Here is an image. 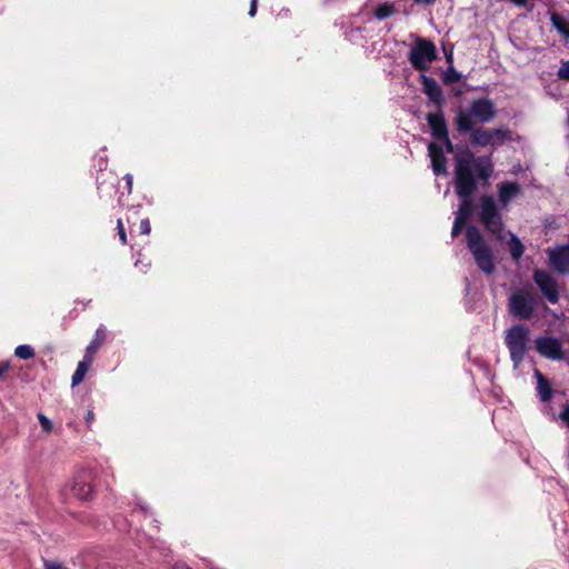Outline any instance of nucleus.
I'll return each mask as SVG.
<instances>
[{
  "instance_id": "nucleus-9",
  "label": "nucleus",
  "mask_w": 569,
  "mask_h": 569,
  "mask_svg": "<svg viewBox=\"0 0 569 569\" xmlns=\"http://www.w3.org/2000/svg\"><path fill=\"white\" fill-rule=\"evenodd\" d=\"M532 280L548 302L555 305L559 301L558 281L548 271L541 269L533 270Z\"/></svg>"
},
{
  "instance_id": "nucleus-1",
  "label": "nucleus",
  "mask_w": 569,
  "mask_h": 569,
  "mask_svg": "<svg viewBox=\"0 0 569 569\" xmlns=\"http://www.w3.org/2000/svg\"><path fill=\"white\" fill-rule=\"evenodd\" d=\"M493 173V164L489 157L475 158L469 150L458 152L455 156V184L456 193L462 200L459 211L456 213L451 236L457 237L466 219L470 208L469 198L477 189L478 180H488Z\"/></svg>"
},
{
  "instance_id": "nucleus-23",
  "label": "nucleus",
  "mask_w": 569,
  "mask_h": 569,
  "mask_svg": "<svg viewBox=\"0 0 569 569\" xmlns=\"http://www.w3.org/2000/svg\"><path fill=\"white\" fill-rule=\"evenodd\" d=\"M14 355L20 359L28 360L34 356V350L29 345H20L14 349Z\"/></svg>"
},
{
  "instance_id": "nucleus-11",
  "label": "nucleus",
  "mask_w": 569,
  "mask_h": 569,
  "mask_svg": "<svg viewBox=\"0 0 569 569\" xmlns=\"http://www.w3.org/2000/svg\"><path fill=\"white\" fill-rule=\"evenodd\" d=\"M92 471L82 470L76 475L69 485L71 493L79 500L87 501L91 499L93 488L91 486Z\"/></svg>"
},
{
  "instance_id": "nucleus-34",
  "label": "nucleus",
  "mask_w": 569,
  "mask_h": 569,
  "mask_svg": "<svg viewBox=\"0 0 569 569\" xmlns=\"http://www.w3.org/2000/svg\"><path fill=\"white\" fill-rule=\"evenodd\" d=\"M8 370V365H0V378Z\"/></svg>"
},
{
  "instance_id": "nucleus-15",
  "label": "nucleus",
  "mask_w": 569,
  "mask_h": 569,
  "mask_svg": "<svg viewBox=\"0 0 569 569\" xmlns=\"http://www.w3.org/2000/svg\"><path fill=\"white\" fill-rule=\"evenodd\" d=\"M521 193V187L518 182H501L498 184V199L502 208Z\"/></svg>"
},
{
  "instance_id": "nucleus-35",
  "label": "nucleus",
  "mask_w": 569,
  "mask_h": 569,
  "mask_svg": "<svg viewBox=\"0 0 569 569\" xmlns=\"http://www.w3.org/2000/svg\"><path fill=\"white\" fill-rule=\"evenodd\" d=\"M457 79H458V77H455V78H453V74H450V78H449V77H447V81H453V80H457Z\"/></svg>"
},
{
  "instance_id": "nucleus-21",
  "label": "nucleus",
  "mask_w": 569,
  "mask_h": 569,
  "mask_svg": "<svg viewBox=\"0 0 569 569\" xmlns=\"http://www.w3.org/2000/svg\"><path fill=\"white\" fill-rule=\"evenodd\" d=\"M507 244H508V249H509L511 258L515 261H518L525 252L523 243L515 233L510 232V238H509Z\"/></svg>"
},
{
  "instance_id": "nucleus-20",
  "label": "nucleus",
  "mask_w": 569,
  "mask_h": 569,
  "mask_svg": "<svg viewBox=\"0 0 569 569\" xmlns=\"http://www.w3.org/2000/svg\"><path fill=\"white\" fill-rule=\"evenodd\" d=\"M93 360L90 359V356H84L83 359L78 363V367L72 375V387L78 386L84 379L89 367L91 366Z\"/></svg>"
},
{
  "instance_id": "nucleus-7",
  "label": "nucleus",
  "mask_w": 569,
  "mask_h": 569,
  "mask_svg": "<svg viewBox=\"0 0 569 569\" xmlns=\"http://www.w3.org/2000/svg\"><path fill=\"white\" fill-rule=\"evenodd\" d=\"M470 132V142L478 147H491L497 149L507 141L511 140L512 132L508 128H475Z\"/></svg>"
},
{
  "instance_id": "nucleus-5",
  "label": "nucleus",
  "mask_w": 569,
  "mask_h": 569,
  "mask_svg": "<svg viewBox=\"0 0 569 569\" xmlns=\"http://www.w3.org/2000/svg\"><path fill=\"white\" fill-rule=\"evenodd\" d=\"M505 343L515 368L523 361L528 351L529 329L523 325H513L506 331Z\"/></svg>"
},
{
  "instance_id": "nucleus-6",
  "label": "nucleus",
  "mask_w": 569,
  "mask_h": 569,
  "mask_svg": "<svg viewBox=\"0 0 569 569\" xmlns=\"http://www.w3.org/2000/svg\"><path fill=\"white\" fill-rule=\"evenodd\" d=\"M479 219L497 239H502L503 222L492 196L485 194L479 202Z\"/></svg>"
},
{
  "instance_id": "nucleus-30",
  "label": "nucleus",
  "mask_w": 569,
  "mask_h": 569,
  "mask_svg": "<svg viewBox=\"0 0 569 569\" xmlns=\"http://www.w3.org/2000/svg\"><path fill=\"white\" fill-rule=\"evenodd\" d=\"M440 140H443L445 144H446V149H447V152H452L453 151V144L452 142L450 141L449 139V136L447 134L446 137H441L439 138Z\"/></svg>"
},
{
  "instance_id": "nucleus-3",
  "label": "nucleus",
  "mask_w": 569,
  "mask_h": 569,
  "mask_svg": "<svg viewBox=\"0 0 569 569\" xmlns=\"http://www.w3.org/2000/svg\"><path fill=\"white\" fill-rule=\"evenodd\" d=\"M466 242L479 269L487 274H491L496 269L492 249L477 227H467Z\"/></svg>"
},
{
  "instance_id": "nucleus-36",
  "label": "nucleus",
  "mask_w": 569,
  "mask_h": 569,
  "mask_svg": "<svg viewBox=\"0 0 569 569\" xmlns=\"http://www.w3.org/2000/svg\"><path fill=\"white\" fill-rule=\"evenodd\" d=\"M457 79H458V77H455V78H453V74H450V78H449V77H447V81H453V80H457Z\"/></svg>"
},
{
  "instance_id": "nucleus-19",
  "label": "nucleus",
  "mask_w": 569,
  "mask_h": 569,
  "mask_svg": "<svg viewBox=\"0 0 569 569\" xmlns=\"http://www.w3.org/2000/svg\"><path fill=\"white\" fill-rule=\"evenodd\" d=\"M104 339H106V329L100 327L97 329L94 338L87 347L84 356H90V359L93 360L96 352L101 347Z\"/></svg>"
},
{
  "instance_id": "nucleus-31",
  "label": "nucleus",
  "mask_w": 569,
  "mask_h": 569,
  "mask_svg": "<svg viewBox=\"0 0 569 569\" xmlns=\"http://www.w3.org/2000/svg\"><path fill=\"white\" fill-rule=\"evenodd\" d=\"M257 3H258V0H251L250 9H249V16H250V17H254V16H256V12H257Z\"/></svg>"
},
{
  "instance_id": "nucleus-29",
  "label": "nucleus",
  "mask_w": 569,
  "mask_h": 569,
  "mask_svg": "<svg viewBox=\"0 0 569 569\" xmlns=\"http://www.w3.org/2000/svg\"><path fill=\"white\" fill-rule=\"evenodd\" d=\"M44 569H68V568H66L64 566H62L61 563H59L57 561H47L44 563Z\"/></svg>"
},
{
  "instance_id": "nucleus-32",
  "label": "nucleus",
  "mask_w": 569,
  "mask_h": 569,
  "mask_svg": "<svg viewBox=\"0 0 569 569\" xmlns=\"http://www.w3.org/2000/svg\"><path fill=\"white\" fill-rule=\"evenodd\" d=\"M132 176L131 174H127L126 176V182H127V188H128V192H131V189H132Z\"/></svg>"
},
{
  "instance_id": "nucleus-25",
  "label": "nucleus",
  "mask_w": 569,
  "mask_h": 569,
  "mask_svg": "<svg viewBox=\"0 0 569 569\" xmlns=\"http://www.w3.org/2000/svg\"><path fill=\"white\" fill-rule=\"evenodd\" d=\"M558 77L560 79L569 80V60L561 64L558 70Z\"/></svg>"
},
{
  "instance_id": "nucleus-28",
  "label": "nucleus",
  "mask_w": 569,
  "mask_h": 569,
  "mask_svg": "<svg viewBox=\"0 0 569 569\" xmlns=\"http://www.w3.org/2000/svg\"><path fill=\"white\" fill-rule=\"evenodd\" d=\"M117 226H118V233H119L120 240L124 244L127 242V236L124 232L123 223L120 219L118 220Z\"/></svg>"
},
{
  "instance_id": "nucleus-10",
  "label": "nucleus",
  "mask_w": 569,
  "mask_h": 569,
  "mask_svg": "<svg viewBox=\"0 0 569 569\" xmlns=\"http://www.w3.org/2000/svg\"><path fill=\"white\" fill-rule=\"evenodd\" d=\"M536 349L542 357L550 360H562V342L552 336H540L536 339Z\"/></svg>"
},
{
  "instance_id": "nucleus-17",
  "label": "nucleus",
  "mask_w": 569,
  "mask_h": 569,
  "mask_svg": "<svg viewBox=\"0 0 569 569\" xmlns=\"http://www.w3.org/2000/svg\"><path fill=\"white\" fill-rule=\"evenodd\" d=\"M537 391L541 401L546 402L552 397V389L550 382L542 376L541 372L536 370Z\"/></svg>"
},
{
  "instance_id": "nucleus-16",
  "label": "nucleus",
  "mask_w": 569,
  "mask_h": 569,
  "mask_svg": "<svg viewBox=\"0 0 569 569\" xmlns=\"http://www.w3.org/2000/svg\"><path fill=\"white\" fill-rule=\"evenodd\" d=\"M426 119L431 129V133L436 139L447 136V122L441 110L428 113Z\"/></svg>"
},
{
  "instance_id": "nucleus-33",
  "label": "nucleus",
  "mask_w": 569,
  "mask_h": 569,
  "mask_svg": "<svg viewBox=\"0 0 569 569\" xmlns=\"http://www.w3.org/2000/svg\"><path fill=\"white\" fill-rule=\"evenodd\" d=\"M416 3H426V4H431L433 3L436 0H413Z\"/></svg>"
},
{
  "instance_id": "nucleus-8",
  "label": "nucleus",
  "mask_w": 569,
  "mask_h": 569,
  "mask_svg": "<svg viewBox=\"0 0 569 569\" xmlns=\"http://www.w3.org/2000/svg\"><path fill=\"white\" fill-rule=\"evenodd\" d=\"M408 59L416 70L426 71L437 59V48L433 42L419 38L410 50Z\"/></svg>"
},
{
  "instance_id": "nucleus-18",
  "label": "nucleus",
  "mask_w": 569,
  "mask_h": 569,
  "mask_svg": "<svg viewBox=\"0 0 569 569\" xmlns=\"http://www.w3.org/2000/svg\"><path fill=\"white\" fill-rule=\"evenodd\" d=\"M552 27L567 40L569 41V20L559 13H552L550 16Z\"/></svg>"
},
{
  "instance_id": "nucleus-13",
  "label": "nucleus",
  "mask_w": 569,
  "mask_h": 569,
  "mask_svg": "<svg viewBox=\"0 0 569 569\" xmlns=\"http://www.w3.org/2000/svg\"><path fill=\"white\" fill-rule=\"evenodd\" d=\"M422 91L427 94L428 99L436 103L438 107H441L445 102L443 92L439 83L431 77L426 74H420L419 77Z\"/></svg>"
},
{
  "instance_id": "nucleus-2",
  "label": "nucleus",
  "mask_w": 569,
  "mask_h": 569,
  "mask_svg": "<svg viewBox=\"0 0 569 569\" xmlns=\"http://www.w3.org/2000/svg\"><path fill=\"white\" fill-rule=\"evenodd\" d=\"M497 114L496 107L488 98L475 99L468 109H459L455 123L459 132L466 133L475 129V123H488Z\"/></svg>"
},
{
  "instance_id": "nucleus-26",
  "label": "nucleus",
  "mask_w": 569,
  "mask_h": 569,
  "mask_svg": "<svg viewBox=\"0 0 569 569\" xmlns=\"http://www.w3.org/2000/svg\"><path fill=\"white\" fill-rule=\"evenodd\" d=\"M559 419L567 426L569 427V402H567L560 413H559Z\"/></svg>"
},
{
  "instance_id": "nucleus-12",
  "label": "nucleus",
  "mask_w": 569,
  "mask_h": 569,
  "mask_svg": "<svg viewBox=\"0 0 569 569\" xmlns=\"http://www.w3.org/2000/svg\"><path fill=\"white\" fill-rule=\"evenodd\" d=\"M550 267L560 274H569V244L555 246L546 250Z\"/></svg>"
},
{
  "instance_id": "nucleus-4",
  "label": "nucleus",
  "mask_w": 569,
  "mask_h": 569,
  "mask_svg": "<svg viewBox=\"0 0 569 569\" xmlns=\"http://www.w3.org/2000/svg\"><path fill=\"white\" fill-rule=\"evenodd\" d=\"M539 302L537 293L532 287L518 288L508 297L509 313L520 320H529L536 313Z\"/></svg>"
},
{
  "instance_id": "nucleus-24",
  "label": "nucleus",
  "mask_w": 569,
  "mask_h": 569,
  "mask_svg": "<svg viewBox=\"0 0 569 569\" xmlns=\"http://www.w3.org/2000/svg\"><path fill=\"white\" fill-rule=\"evenodd\" d=\"M38 420H39L40 426L44 432L49 433L52 431L53 423L48 417H46L42 413H38Z\"/></svg>"
},
{
  "instance_id": "nucleus-22",
  "label": "nucleus",
  "mask_w": 569,
  "mask_h": 569,
  "mask_svg": "<svg viewBox=\"0 0 569 569\" xmlns=\"http://www.w3.org/2000/svg\"><path fill=\"white\" fill-rule=\"evenodd\" d=\"M396 12L395 6L392 3L386 2L378 6L375 10V17L379 20H383Z\"/></svg>"
},
{
  "instance_id": "nucleus-14",
  "label": "nucleus",
  "mask_w": 569,
  "mask_h": 569,
  "mask_svg": "<svg viewBox=\"0 0 569 569\" xmlns=\"http://www.w3.org/2000/svg\"><path fill=\"white\" fill-rule=\"evenodd\" d=\"M428 153L431 159L433 173L437 176L447 174V161L442 148L435 142H430L428 144Z\"/></svg>"
},
{
  "instance_id": "nucleus-27",
  "label": "nucleus",
  "mask_w": 569,
  "mask_h": 569,
  "mask_svg": "<svg viewBox=\"0 0 569 569\" xmlns=\"http://www.w3.org/2000/svg\"><path fill=\"white\" fill-rule=\"evenodd\" d=\"M140 231L142 234H149L150 231H151V228H150V221L148 219H143L141 220L140 222Z\"/></svg>"
}]
</instances>
